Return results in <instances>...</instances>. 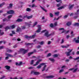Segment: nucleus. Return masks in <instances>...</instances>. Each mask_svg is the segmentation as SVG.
Listing matches in <instances>:
<instances>
[{
  "label": "nucleus",
  "mask_w": 79,
  "mask_h": 79,
  "mask_svg": "<svg viewBox=\"0 0 79 79\" xmlns=\"http://www.w3.org/2000/svg\"><path fill=\"white\" fill-rule=\"evenodd\" d=\"M48 33H49L48 31H47L46 32H45L44 34V36L47 37H50V36L53 35H54V34H55L54 32H53L51 34H48Z\"/></svg>",
  "instance_id": "f257e3e1"
},
{
  "label": "nucleus",
  "mask_w": 79,
  "mask_h": 79,
  "mask_svg": "<svg viewBox=\"0 0 79 79\" xmlns=\"http://www.w3.org/2000/svg\"><path fill=\"white\" fill-rule=\"evenodd\" d=\"M35 37V35H33L32 36H29L28 35H25V39H34Z\"/></svg>",
  "instance_id": "f03ea898"
},
{
  "label": "nucleus",
  "mask_w": 79,
  "mask_h": 79,
  "mask_svg": "<svg viewBox=\"0 0 79 79\" xmlns=\"http://www.w3.org/2000/svg\"><path fill=\"white\" fill-rule=\"evenodd\" d=\"M20 51H23V52L22 53L23 55H24V54H26L28 51H29V49H27L26 50L24 49L21 48L20 49Z\"/></svg>",
  "instance_id": "7ed1b4c3"
},
{
  "label": "nucleus",
  "mask_w": 79,
  "mask_h": 79,
  "mask_svg": "<svg viewBox=\"0 0 79 79\" xmlns=\"http://www.w3.org/2000/svg\"><path fill=\"white\" fill-rule=\"evenodd\" d=\"M42 60L41 59H39V60H38L37 61V62H36V64H33L34 66H37V65H38V64H39V63H40V61H41Z\"/></svg>",
  "instance_id": "20e7f679"
},
{
  "label": "nucleus",
  "mask_w": 79,
  "mask_h": 79,
  "mask_svg": "<svg viewBox=\"0 0 79 79\" xmlns=\"http://www.w3.org/2000/svg\"><path fill=\"white\" fill-rule=\"evenodd\" d=\"M34 73L35 75H39L40 74V73L37 72H34V71H32L31 72V74H32Z\"/></svg>",
  "instance_id": "39448f33"
},
{
  "label": "nucleus",
  "mask_w": 79,
  "mask_h": 79,
  "mask_svg": "<svg viewBox=\"0 0 79 79\" xmlns=\"http://www.w3.org/2000/svg\"><path fill=\"white\" fill-rule=\"evenodd\" d=\"M15 12L13 10H9V11H8L7 12V13L8 14H9V15H12V14H13Z\"/></svg>",
  "instance_id": "423d86ee"
},
{
  "label": "nucleus",
  "mask_w": 79,
  "mask_h": 79,
  "mask_svg": "<svg viewBox=\"0 0 79 79\" xmlns=\"http://www.w3.org/2000/svg\"><path fill=\"white\" fill-rule=\"evenodd\" d=\"M45 64H46L45 63H41L40 64V65H38L37 67V68H38V69H39V68H41V66H44V65H45Z\"/></svg>",
  "instance_id": "0eeeda50"
},
{
  "label": "nucleus",
  "mask_w": 79,
  "mask_h": 79,
  "mask_svg": "<svg viewBox=\"0 0 79 79\" xmlns=\"http://www.w3.org/2000/svg\"><path fill=\"white\" fill-rule=\"evenodd\" d=\"M37 27H38V29L36 31V32H40V30H41V27H40V25H38Z\"/></svg>",
  "instance_id": "6e6552de"
},
{
  "label": "nucleus",
  "mask_w": 79,
  "mask_h": 79,
  "mask_svg": "<svg viewBox=\"0 0 79 79\" xmlns=\"http://www.w3.org/2000/svg\"><path fill=\"white\" fill-rule=\"evenodd\" d=\"M15 64L17 66H21L23 64V62L21 61L19 62V64H18V62H16L15 63Z\"/></svg>",
  "instance_id": "1a4fd4ad"
},
{
  "label": "nucleus",
  "mask_w": 79,
  "mask_h": 79,
  "mask_svg": "<svg viewBox=\"0 0 79 79\" xmlns=\"http://www.w3.org/2000/svg\"><path fill=\"white\" fill-rule=\"evenodd\" d=\"M23 21V19L19 18L16 21V22H22Z\"/></svg>",
  "instance_id": "9d476101"
},
{
  "label": "nucleus",
  "mask_w": 79,
  "mask_h": 79,
  "mask_svg": "<svg viewBox=\"0 0 79 79\" xmlns=\"http://www.w3.org/2000/svg\"><path fill=\"white\" fill-rule=\"evenodd\" d=\"M54 76L53 75H51V76H47L46 77V78H47V79H51V78H53Z\"/></svg>",
  "instance_id": "9b49d317"
},
{
  "label": "nucleus",
  "mask_w": 79,
  "mask_h": 79,
  "mask_svg": "<svg viewBox=\"0 0 79 79\" xmlns=\"http://www.w3.org/2000/svg\"><path fill=\"white\" fill-rule=\"evenodd\" d=\"M65 53L67 56H70L71 55V51L70 52H65Z\"/></svg>",
  "instance_id": "f8f14e48"
},
{
  "label": "nucleus",
  "mask_w": 79,
  "mask_h": 79,
  "mask_svg": "<svg viewBox=\"0 0 79 79\" xmlns=\"http://www.w3.org/2000/svg\"><path fill=\"white\" fill-rule=\"evenodd\" d=\"M75 41V43L76 44H79V40H76V38H74L73 39Z\"/></svg>",
  "instance_id": "ddd939ff"
},
{
  "label": "nucleus",
  "mask_w": 79,
  "mask_h": 79,
  "mask_svg": "<svg viewBox=\"0 0 79 79\" xmlns=\"http://www.w3.org/2000/svg\"><path fill=\"white\" fill-rule=\"evenodd\" d=\"M12 7H13V4L10 3L9 4V6H8L7 7V8L8 9H10V8H11Z\"/></svg>",
  "instance_id": "4468645a"
},
{
  "label": "nucleus",
  "mask_w": 79,
  "mask_h": 79,
  "mask_svg": "<svg viewBox=\"0 0 79 79\" xmlns=\"http://www.w3.org/2000/svg\"><path fill=\"white\" fill-rule=\"evenodd\" d=\"M5 68L7 70H10V66H9L6 65L5 66Z\"/></svg>",
  "instance_id": "2eb2a0df"
},
{
  "label": "nucleus",
  "mask_w": 79,
  "mask_h": 79,
  "mask_svg": "<svg viewBox=\"0 0 79 79\" xmlns=\"http://www.w3.org/2000/svg\"><path fill=\"white\" fill-rule=\"evenodd\" d=\"M72 24V23L70 22H68L66 23V25L67 26H69L71 25V24Z\"/></svg>",
  "instance_id": "dca6fc26"
},
{
  "label": "nucleus",
  "mask_w": 79,
  "mask_h": 79,
  "mask_svg": "<svg viewBox=\"0 0 79 79\" xmlns=\"http://www.w3.org/2000/svg\"><path fill=\"white\" fill-rule=\"evenodd\" d=\"M61 47L63 48H67L69 47V45H68L67 46L62 45Z\"/></svg>",
  "instance_id": "f3484780"
},
{
  "label": "nucleus",
  "mask_w": 79,
  "mask_h": 79,
  "mask_svg": "<svg viewBox=\"0 0 79 79\" xmlns=\"http://www.w3.org/2000/svg\"><path fill=\"white\" fill-rule=\"evenodd\" d=\"M6 49L7 52H9V53H11L13 52V50H12L9 49L8 48H6Z\"/></svg>",
  "instance_id": "a211bd4d"
},
{
  "label": "nucleus",
  "mask_w": 79,
  "mask_h": 79,
  "mask_svg": "<svg viewBox=\"0 0 79 79\" xmlns=\"http://www.w3.org/2000/svg\"><path fill=\"white\" fill-rule=\"evenodd\" d=\"M40 7L41 8V9H42L43 10V11H45V12H47V10L46 9H45L42 7V6L40 5Z\"/></svg>",
  "instance_id": "6ab92c4d"
},
{
  "label": "nucleus",
  "mask_w": 79,
  "mask_h": 79,
  "mask_svg": "<svg viewBox=\"0 0 79 79\" xmlns=\"http://www.w3.org/2000/svg\"><path fill=\"white\" fill-rule=\"evenodd\" d=\"M46 67H47V65H45L44 67L43 68V69L42 70V71L43 72V71H44L45 70V68H46Z\"/></svg>",
  "instance_id": "aec40b11"
},
{
  "label": "nucleus",
  "mask_w": 79,
  "mask_h": 79,
  "mask_svg": "<svg viewBox=\"0 0 79 79\" xmlns=\"http://www.w3.org/2000/svg\"><path fill=\"white\" fill-rule=\"evenodd\" d=\"M60 14V12L58 11L56 12H55L54 13V15H56L57 16H59V14Z\"/></svg>",
  "instance_id": "412c9836"
},
{
  "label": "nucleus",
  "mask_w": 79,
  "mask_h": 79,
  "mask_svg": "<svg viewBox=\"0 0 79 79\" xmlns=\"http://www.w3.org/2000/svg\"><path fill=\"white\" fill-rule=\"evenodd\" d=\"M21 31V29L20 27H18L17 29L16 32H19V31Z\"/></svg>",
  "instance_id": "4be33fe9"
},
{
  "label": "nucleus",
  "mask_w": 79,
  "mask_h": 79,
  "mask_svg": "<svg viewBox=\"0 0 79 79\" xmlns=\"http://www.w3.org/2000/svg\"><path fill=\"white\" fill-rule=\"evenodd\" d=\"M49 60H50L51 61H52V62H54V61H55V60H54V59L52 58H49Z\"/></svg>",
  "instance_id": "5701e85b"
},
{
  "label": "nucleus",
  "mask_w": 79,
  "mask_h": 79,
  "mask_svg": "<svg viewBox=\"0 0 79 79\" xmlns=\"http://www.w3.org/2000/svg\"><path fill=\"white\" fill-rule=\"evenodd\" d=\"M32 17H33V16L32 15H31V16H27V18L28 19H31V18H32Z\"/></svg>",
  "instance_id": "b1692460"
},
{
  "label": "nucleus",
  "mask_w": 79,
  "mask_h": 79,
  "mask_svg": "<svg viewBox=\"0 0 79 79\" xmlns=\"http://www.w3.org/2000/svg\"><path fill=\"white\" fill-rule=\"evenodd\" d=\"M33 53H34V52H33L29 53L28 54V56H31V55H32Z\"/></svg>",
  "instance_id": "393cba45"
},
{
  "label": "nucleus",
  "mask_w": 79,
  "mask_h": 79,
  "mask_svg": "<svg viewBox=\"0 0 79 79\" xmlns=\"http://www.w3.org/2000/svg\"><path fill=\"white\" fill-rule=\"evenodd\" d=\"M10 29V27L8 26H7L5 28V31H6L8 29Z\"/></svg>",
  "instance_id": "a878e982"
},
{
  "label": "nucleus",
  "mask_w": 79,
  "mask_h": 79,
  "mask_svg": "<svg viewBox=\"0 0 79 79\" xmlns=\"http://www.w3.org/2000/svg\"><path fill=\"white\" fill-rule=\"evenodd\" d=\"M6 55L9 57H10V58H13V56L12 55H11V54H6Z\"/></svg>",
  "instance_id": "bb28decb"
},
{
  "label": "nucleus",
  "mask_w": 79,
  "mask_h": 79,
  "mask_svg": "<svg viewBox=\"0 0 79 79\" xmlns=\"http://www.w3.org/2000/svg\"><path fill=\"white\" fill-rule=\"evenodd\" d=\"M50 26L51 27H52V28H53L54 27H55V26L53 25V23H51L50 25Z\"/></svg>",
  "instance_id": "cd10ccee"
},
{
  "label": "nucleus",
  "mask_w": 79,
  "mask_h": 79,
  "mask_svg": "<svg viewBox=\"0 0 79 79\" xmlns=\"http://www.w3.org/2000/svg\"><path fill=\"white\" fill-rule=\"evenodd\" d=\"M63 8H64V6H61L58 8V9L59 10H61V9H63Z\"/></svg>",
  "instance_id": "c85d7f7f"
},
{
  "label": "nucleus",
  "mask_w": 79,
  "mask_h": 79,
  "mask_svg": "<svg viewBox=\"0 0 79 79\" xmlns=\"http://www.w3.org/2000/svg\"><path fill=\"white\" fill-rule=\"evenodd\" d=\"M26 11H31V9L30 8H28L26 9Z\"/></svg>",
  "instance_id": "c756f323"
},
{
  "label": "nucleus",
  "mask_w": 79,
  "mask_h": 79,
  "mask_svg": "<svg viewBox=\"0 0 79 79\" xmlns=\"http://www.w3.org/2000/svg\"><path fill=\"white\" fill-rule=\"evenodd\" d=\"M74 6V4H73L71 6H70L69 8V10H71L73 8V6Z\"/></svg>",
  "instance_id": "7c9ffc66"
},
{
  "label": "nucleus",
  "mask_w": 79,
  "mask_h": 79,
  "mask_svg": "<svg viewBox=\"0 0 79 79\" xmlns=\"http://www.w3.org/2000/svg\"><path fill=\"white\" fill-rule=\"evenodd\" d=\"M53 56L54 58H55V57H58V54H54L53 55Z\"/></svg>",
  "instance_id": "2f4dec72"
},
{
  "label": "nucleus",
  "mask_w": 79,
  "mask_h": 79,
  "mask_svg": "<svg viewBox=\"0 0 79 79\" xmlns=\"http://www.w3.org/2000/svg\"><path fill=\"white\" fill-rule=\"evenodd\" d=\"M39 44H40V45H44V41H41V42L39 43Z\"/></svg>",
  "instance_id": "473e14b6"
},
{
  "label": "nucleus",
  "mask_w": 79,
  "mask_h": 79,
  "mask_svg": "<svg viewBox=\"0 0 79 79\" xmlns=\"http://www.w3.org/2000/svg\"><path fill=\"white\" fill-rule=\"evenodd\" d=\"M56 2H60V3H62L61 0H56Z\"/></svg>",
  "instance_id": "72a5a7b5"
},
{
  "label": "nucleus",
  "mask_w": 79,
  "mask_h": 79,
  "mask_svg": "<svg viewBox=\"0 0 79 79\" xmlns=\"http://www.w3.org/2000/svg\"><path fill=\"white\" fill-rule=\"evenodd\" d=\"M32 8H34V7H37V6L35 5V4H33L32 5Z\"/></svg>",
  "instance_id": "f704fd0d"
},
{
  "label": "nucleus",
  "mask_w": 79,
  "mask_h": 79,
  "mask_svg": "<svg viewBox=\"0 0 79 79\" xmlns=\"http://www.w3.org/2000/svg\"><path fill=\"white\" fill-rule=\"evenodd\" d=\"M37 22H35L34 24H33V27H35V26H36V25H37Z\"/></svg>",
  "instance_id": "c9c22d12"
},
{
  "label": "nucleus",
  "mask_w": 79,
  "mask_h": 79,
  "mask_svg": "<svg viewBox=\"0 0 79 79\" xmlns=\"http://www.w3.org/2000/svg\"><path fill=\"white\" fill-rule=\"evenodd\" d=\"M26 27L25 26H23L21 27V28L22 29H26Z\"/></svg>",
  "instance_id": "e433bc0d"
},
{
  "label": "nucleus",
  "mask_w": 79,
  "mask_h": 79,
  "mask_svg": "<svg viewBox=\"0 0 79 79\" xmlns=\"http://www.w3.org/2000/svg\"><path fill=\"white\" fill-rule=\"evenodd\" d=\"M77 13H75V15H79V13H78L79 12V9L77 10Z\"/></svg>",
  "instance_id": "4c0bfd02"
},
{
  "label": "nucleus",
  "mask_w": 79,
  "mask_h": 79,
  "mask_svg": "<svg viewBox=\"0 0 79 79\" xmlns=\"http://www.w3.org/2000/svg\"><path fill=\"white\" fill-rule=\"evenodd\" d=\"M49 15L50 16V17L51 18H52V17H53V15L52 13H50L49 14Z\"/></svg>",
  "instance_id": "58836bf2"
},
{
  "label": "nucleus",
  "mask_w": 79,
  "mask_h": 79,
  "mask_svg": "<svg viewBox=\"0 0 79 79\" xmlns=\"http://www.w3.org/2000/svg\"><path fill=\"white\" fill-rule=\"evenodd\" d=\"M12 16H13V15H9L8 16V18L9 19H10V18H11V17H12Z\"/></svg>",
  "instance_id": "ea45409f"
},
{
  "label": "nucleus",
  "mask_w": 79,
  "mask_h": 79,
  "mask_svg": "<svg viewBox=\"0 0 79 79\" xmlns=\"http://www.w3.org/2000/svg\"><path fill=\"white\" fill-rule=\"evenodd\" d=\"M78 69L77 68L76 69H75L73 71V73H76V71H77V70Z\"/></svg>",
  "instance_id": "a19ab883"
},
{
  "label": "nucleus",
  "mask_w": 79,
  "mask_h": 79,
  "mask_svg": "<svg viewBox=\"0 0 79 79\" xmlns=\"http://www.w3.org/2000/svg\"><path fill=\"white\" fill-rule=\"evenodd\" d=\"M11 27L12 29H14V28L15 27V25H12L11 26Z\"/></svg>",
  "instance_id": "79ce46f5"
},
{
  "label": "nucleus",
  "mask_w": 79,
  "mask_h": 79,
  "mask_svg": "<svg viewBox=\"0 0 79 79\" xmlns=\"http://www.w3.org/2000/svg\"><path fill=\"white\" fill-rule=\"evenodd\" d=\"M34 60H32L31 61V64L32 65L34 64Z\"/></svg>",
  "instance_id": "37998d69"
},
{
  "label": "nucleus",
  "mask_w": 79,
  "mask_h": 79,
  "mask_svg": "<svg viewBox=\"0 0 79 79\" xmlns=\"http://www.w3.org/2000/svg\"><path fill=\"white\" fill-rule=\"evenodd\" d=\"M68 15H66L64 16V19H66V18H68Z\"/></svg>",
  "instance_id": "c03bdc74"
},
{
  "label": "nucleus",
  "mask_w": 79,
  "mask_h": 79,
  "mask_svg": "<svg viewBox=\"0 0 79 79\" xmlns=\"http://www.w3.org/2000/svg\"><path fill=\"white\" fill-rule=\"evenodd\" d=\"M51 56V53H49L47 55V57L50 56Z\"/></svg>",
  "instance_id": "a18cd8bd"
},
{
  "label": "nucleus",
  "mask_w": 79,
  "mask_h": 79,
  "mask_svg": "<svg viewBox=\"0 0 79 79\" xmlns=\"http://www.w3.org/2000/svg\"><path fill=\"white\" fill-rule=\"evenodd\" d=\"M65 62L66 63H68L69 61V59H66L65 60Z\"/></svg>",
  "instance_id": "49530a36"
},
{
  "label": "nucleus",
  "mask_w": 79,
  "mask_h": 79,
  "mask_svg": "<svg viewBox=\"0 0 79 79\" xmlns=\"http://www.w3.org/2000/svg\"><path fill=\"white\" fill-rule=\"evenodd\" d=\"M62 17V16H61L57 18L56 19V21H58V20L59 19H60V18H61Z\"/></svg>",
  "instance_id": "de8ad7c7"
},
{
  "label": "nucleus",
  "mask_w": 79,
  "mask_h": 79,
  "mask_svg": "<svg viewBox=\"0 0 79 79\" xmlns=\"http://www.w3.org/2000/svg\"><path fill=\"white\" fill-rule=\"evenodd\" d=\"M41 47V46L40 45H38L36 47L37 48H40Z\"/></svg>",
  "instance_id": "09e8293b"
},
{
  "label": "nucleus",
  "mask_w": 79,
  "mask_h": 79,
  "mask_svg": "<svg viewBox=\"0 0 79 79\" xmlns=\"http://www.w3.org/2000/svg\"><path fill=\"white\" fill-rule=\"evenodd\" d=\"M64 70L63 69H61L60 70L59 72V73H61L62 72H63Z\"/></svg>",
  "instance_id": "8fccbe9b"
},
{
  "label": "nucleus",
  "mask_w": 79,
  "mask_h": 79,
  "mask_svg": "<svg viewBox=\"0 0 79 79\" xmlns=\"http://www.w3.org/2000/svg\"><path fill=\"white\" fill-rule=\"evenodd\" d=\"M46 31H47V30H43L41 31V33H44V32H46Z\"/></svg>",
  "instance_id": "3c124183"
},
{
  "label": "nucleus",
  "mask_w": 79,
  "mask_h": 79,
  "mask_svg": "<svg viewBox=\"0 0 79 79\" xmlns=\"http://www.w3.org/2000/svg\"><path fill=\"white\" fill-rule=\"evenodd\" d=\"M51 43H52V41H48V45H50V44Z\"/></svg>",
  "instance_id": "603ef678"
},
{
  "label": "nucleus",
  "mask_w": 79,
  "mask_h": 79,
  "mask_svg": "<svg viewBox=\"0 0 79 79\" xmlns=\"http://www.w3.org/2000/svg\"><path fill=\"white\" fill-rule=\"evenodd\" d=\"M60 5H61V3L57 4L56 6H57L58 7H59V6H60Z\"/></svg>",
  "instance_id": "864d4df0"
},
{
  "label": "nucleus",
  "mask_w": 79,
  "mask_h": 79,
  "mask_svg": "<svg viewBox=\"0 0 79 79\" xmlns=\"http://www.w3.org/2000/svg\"><path fill=\"white\" fill-rule=\"evenodd\" d=\"M69 37H70V36H69V35H68L66 36V38H67V39H69Z\"/></svg>",
  "instance_id": "5fc2aeb1"
},
{
  "label": "nucleus",
  "mask_w": 79,
  "mask_h": 79,
  "mask_svg": "<svg viewBox=\"0 0 79 79\" xmlns=\"http://www.w3.org/2000/svg\"><path fill=\"white\" fill-rule=\"evenodd\" d=\"M79 57L76 58L75 59H74V60H79Z\"/></svg>",
  "instance_id": "6e6d98bb"
},
{
  "label": "nucleus",
  "mask_w": 79,
  "mask_h": 79,
  "mask_svg": "<svg viewBox=\"0 0 79 79\" xmlns=\"http://www.w3.org/2000/svg\"><path fill=\"white\" fill-rule=\"evenodd\" d=\"M54 26H57V22H56L54 23Z\"/></svg>",
  "instance_id": "4d7b16f0"
},
{
  "label": "nucleus",
  "mask_w": 79,
  "mask_h": 79,
  "mask_svg": "<svg viewBox=\"0 0 79 79\" xmlns=\"http://www.w3.org/2000/svg\"><path fill=\"white\" fill-rule=\"evenodd\" d=\"M34 44V43H27V45H33Z\"/></svg>",
  "instance_id": "13d9d810"
},
{
  "label": "nucleus",
  "mask_w": 79,
  "mask_h": 79,
  "mask_svg": "<svg viewBox=\"0 0 79 79\" xmlns=\"http://www.w3.org/2000/svg\"><path fill=\"white\" fill-rule=\"evenodd\" d=\"M6 76H5L4 75H3L2 76V77H1V78H0V79H3L4 78H5V77Z\"/></svg>",
  "instance_id": "bf43d9fd"
},
{
  "label": "nucleus",
  "mask_w": 79,
  "mask_h": 79,
  "mask_svg": "<svg viewBox=\"0 0 79 79\" xmlns=\"http://www.w3.org/2000/svg\"><path fill=\"white\" fill-rule=\"evenodd\" d=\"M67 50H68V51H69V52H70V53L73 51V49H68Z\"/></svg>",
  "instance_id": "052dcab7"
},
{
  "label": "nucleus",
  "mask_w": 79,
  "mask_h": 79,
  "mask_svg": "<svg viewBox=\"0 0 79 79\" xmlns=\"http://www.w3.org/2000/svg\"><path fill=\"white\" fill-rule=\"evenodd\" d=\"M66 32V31H65V30H64L61 32V34H63V33H64V32Z\"/></svg>",
  "instance_id": "680f3d73"
},
{
  "label": "nucleus",
  "mask_w": 79,
  "mask_h": 79,
  "mask_svg": "<svg viewBox=\"0 0 79 79\" xmlns=\"http://www.w3.org/2000/svg\"><path fill=\"white\" fill-rule=\"evenodd\" d=\"M7 20V19L6 18H5L4 19H3V21L5 22V21H6Z\"/></svg>",
  "instance_id": "e2e57ef3"
},
{
  "label": "nucleus",
  "mask_w": 79,
  "mask_h": 79,
  "mask_svg": "<svg viewBox=\"0 0 79 79\" xmlns=\"http://www.w3.org/2000/svg\"><path fill=\"white\" fill-rule=\"evenodd\" d=\"M63 43H64V39H63L62 40V41H61V43H60V44H63Z\"/></svg>",
  "instance_id": "0e129e2a"
},
{
  "label": "nucleus",
  "mask_w": 79,
  "mask_h": 79,
  "mask_svg": "<svg viewBox=\"0 0 79 79\" xmlns=\"http://www.w3.org/2000/svg\"><path fill=\"white\" fill-rule=\"evenodd\" d=\"M17 40L18 41V42H19V41H21V39L19 38L17 39Z\"/></svg>",
  "instance_id": "69168bd1"
},
{
  "label": "nucleus",
  "mask_w": 79,
  "mask_h": 79,
  "mask_svg": "<svg viewBox=\"0 0 79 79\" xmlns=\"http://www.w3.org/2000/svg\"><path fill=\"white\" fill-rule=\"evenodd\" d=\"M4 47L3 46H0V50H1V49H2Z\"/></svg>",
  "instance_id": "338daca9"
},
{
  "label": "nucleus",
  "mask_w": 79,
  "mask_h": 79,
  "mask_svg": "<svg viewBox=\"0 0 79 79\" xmlns=\"http://www.w3.org/2000/svg\"><path fill=\"white\" fill-rule=\"evenodd\" d=\"M12 40H16V38H12Z\"/></svg>",
  "instance_id": "774afa93"
}]
</instances>
